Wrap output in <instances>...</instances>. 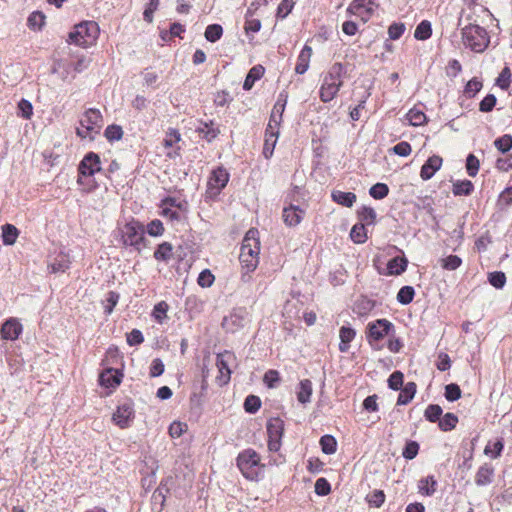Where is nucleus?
<instances>
[{
  "mask_svg": "<svg viewBox=\"0 0 512 512\" xmlns=\"http://www.w3.org/2000/svg\"><path fill=\"white\" fill-rule=\"evenodd\" d=\"M345 68L342 63H334L323 77L320 87V99L327 103L333 100L343 85Z\"/></svg>",
  "mask_w": 512,
  "mask_h": 512,
  "instance_id": "obj_1",
  "label": "nucleus"
},
{
  "mask_svg": "<svg viewBox=\"0 0 512 512\" xmlns=\"http://www.w3.org/2000/svg\"><path fill=\"white\" fill-rule=\"evenodd\" d=\"M257 231L249 230L242 242L239 260L248 272L254 271L259 263L260 243L256 238Z\"/></svg>",
  "mask_w": 512,
  "mask_h": 512,
  "instance_id": "obj_2",
  "label": "nucleus"
},
{
  "mask_svg": "<svg viewBox=\"0 0 512 512\" xmlns=\"http://www.w3.org/2000/svg\"><path fill=\"white\" fill-rule=\"evenodd\" d=\"M99 26L95 21H84L74 26L68 35V42L81 47L93 45L99 36Z\"/></svg>",
  "mask_w": 512,
  "mask_h": 512,
  "instance_id": "obj_3",
  "label": "nucleus"
},
{
  "mask_svg": "<svg viewBox=\"0 0 512 512\" xmlns=\"http://www.w3.org/2000/svg\"><path fill=\"white\" fill-rule=\"evenodd\" d=\"M461 34L464 45L476 53L485 51L490 43L487 31L477 24L465 26Z\"/></svg>",
  "mask_w": 512,
  "mask_h": 512,
  "instance_id": "obj_4",
  "label": "nucleus"
},
{
  "mask_svg": "<svg viewBox=\"0 0 512 512\" xmlns=\"http://www.w3.org/2000/svg\"><path fill=\"white\" fill-rule=\"evenodd\" d=\"M237 467L248 480H258L261 473L260 456L253 449H246L239 453Z\"/></svg>",
  "mask_w": 512,
  "mask_h": 512,
  "instance_id": "obj_5",
  "label": "nucleus"
},
{
  "mask_svg": "<svg viewBox=\"0 0 512 512\" xmlns=\"http://www.w3.org/2000/svg\"><path fill=\"white\" fill-rule=\"evenodd\" d=\"M103 125V118L99 110L90 108L80 119V126L77 127L76 133L81 138H89L93 140L95 135L99 134Z\"/></svg>",
  "mask_w": 512,
  "mask_h": 512,
  "instance_id": "obj_6",
  "label": "nucleus"
},
{
  "mask_svg": "<svg viewBox=\"0 0 512 512\" xmlns=\"http://www.w3.org/2000/svg\"><path fill=\"white\" fill-rule=\"evenodd\" d=\"M235 360L236 357L234 353L230 351H224L217 354L216 366L218 368L219 375L216 377V381L219 386H224L230 381L232 373L230 366L235 362Z\"/></svg>",
  "mask_w": 512,
  "mask_h": 512,
  "instance_id": "obj_7",
  "label": "nucleus"
},
{
  "mask_svg": "<svg viewBox=\"0 0 512 512\" xmlns=\"http://www.w3.org/2000/svg\"><path fill=\"white\" fill-rule=\"evenodd\" d=\"M122 242L125 246L135 247L140 250V244L144 240L143 226L138 222H129L121 230Z\"/></svg>",
  "mask_w": 512,
  "mask_h": 512,
  "instance_id": "obj_8",
  "label": "nucleus"
},
{
  "mask_svg": "<svg viewBox=\"0 0 512 512\" xmlns=\"http://www.w3.org/2000/svg\"><path fill=\"white\" fill-rule=\"evenodd\" d=\"M268 449L272 452L279 451L284 431V423L280 418L270 419L267 423Z\"/></svg>",
  "mask_w": 512,
  "mask_h": 512,
  "instance_id": "obj_9",
  "label": "nucleus"
},
{
  "mask_svg": "<svg viewBox=\"0 0 512 512\" xmlns=\"http://www.w3.org/2000/svg\"><path fill=\"white\" fill-rule=\"evenodd\" d=\"M135 417V411L132 403L125 402L119 405L113 413L112 421L121 429L131 426Z\"/></svg>",
  "mask_w": 512,
  "mask_h": 512,
  "instance_id": "obj_10",
  "label": "nucleus"
},
{
  "mask_svg": "<svg viewBox=\"0 0 512 512\" xmlns=\"http://www.w3.org/2000/svg\"><path fill=\"white\" fill-rule=\"evenodd\" d=\"M393 324L386 319H378L368 324L367 339L370 344L373 341H379L390 334Z\"/></svg>",
  "mask_w": 512,
  "mask_h": 512,
  "instance_id": "obj_11",
  "label": "nucleus"
},
{
  "mask_svg": "<svg viewBox=\"0 0 512 512\" xmlns=\"http://www.w3.org/2000/svg\"><path fill=\"white\" fill-rule=\"evenodd\" d=\"M374 2L372 0H353L347 12L352 15H358L363 21H367L374 12Z\"/></svg>",
  "mask_w": 512,
  "mask_h": 512,
  "instance_id": "obj_12",
  "label": "nucleus"
},
{
  "mask_svg": "<svg viewBox=\"0 0 512 512\" xmlns=\"http://www.w3.org/2000/svg\"><path fill=\"white\" fill-rule=\"evenodd\" d=\"M100 169V157L94 152L86 154L78 167L79 173L83 176H93Z\"/></svg>",
  "mask_w": 512,
  "mask_h": 512,
  "instance_id": "obj_13",
  "label": "nucleus"
},
{
  "mask_svg": "<svg viewBox=\"0 0 512 512\" xmlns=\"http://www.w3.org/2000/svg\"><path fill=\"white\" fill-rule=\"evenodd\" d=\"M228 180V172L224 168H217L213 170L208 180V190L216 195L227 185Z\"/></svg>",
  "mask_w": 512,
  "mask_h": 512,
  "instance_id": "obj_14",
  "label": "nucleus"
},
{
  "mask_svg": "<svg viewBox=\"0 0 512 512\" xmlns=\"http://www.w3.org/2000/svg\"><path fill=\"white\" fill-rule=\"evenodd\" d=\"M22 330V324L18 321V319L10 318L2 324L0 333L4 340L14 341L18 339L22 333Z\"/></svg>",
  "mask_w": 512,
  "mask_h": 512,
  "instance_id": "obj_15",
  "label": "nucleus"
},
{
  "mask_svg": "<svg viewBox=\"0 0 512 512\" xmlns=\"http://www.w3.org/2000/svg\"><path fill=\"white\" fill-rule=\"evenodd\" d=\"M443 159L438 155H433L427 159L420 171V177L423 180L431 179L434 174L441 168Z\"/></svg>",
  "mask_w": 512,
  "mask_h": 512,
  "instance_id": "obj_16",
  "label": "nucleus"
},
{
  "mask_svg": "<svg viewBox=\"0 0 512 512\" xmlns=\"http://www.w3.org/2000/svg\"><path fill=\"white\" fill-rule=\"evenodd\" d=\"M70 256L64 252L58 253L48 263V269L51 273H64L70 268Z\"/></svg>",
  "mask_w": 512,
  "mask_h": 512,
  "instance_id": "obj_17",
  "label": "nucleus"
},
{
  "mask_svg": "<svg viewBox=\"0 0 512 512\" xmlns=\"http://www.w3.org/2000/svg\"><path fill=\"white\" fill-rule=\"evenodd\" d=\"M304 211L299 206L290 205L283 209V221L289 227L297 226L303 219Z\"/></svg>",
  "mask_w": 512,
  "mask_h": 512,
  "instance_id": "obj_18",
  "label": "nucleus"
},
{
  "mask_svg": "<svg viewBox=\"0 0 512 512\" xmlns=\"http://www.w3.org/2000/svg\"><path fill=\"white\" fill-rule=\"evenodd\" d=\"M122 374L112 368L104 370L99 376V382L106 388H115L121 383Z\"/></svg>",
  "mask_w": 512,
  "mask_h": 512,
  "instance_id": "obj_19",
  "label": "nucleus"
},
{
  "mask_svg": "<svg viewBox=\"0 0 512 512\" xmlns=\"http://www.w3.org/2000/svg\"><path fill=\"white\" fill-rule=\"evenodd\" d=\"M288 95L286 92H281L279 97L273 107L270 122H274L276 124H280L282 120V115L286 107Z\"/></svg>",
  "mask_w": 512,
  "mask_h": 512,
  "instance_id": "obj_20",
  "label": "nucleus"
},
{
  "mask_svg": "<svg viewBox=\"0 0 512 512\" xmlns=\"http://www.w3.org/2000/svg\"><path fill=\"white\" fill-rule=\"evenodd\" d=\"M312 392V382L309 379L301 380L296 392L298 402L303 405L309 403L311 401Z\"/></svg>",
  "mask_w": 512,
  "mask_h": 512,
  "instance_id": "obj_21",
  "label": "nucleus"
},
{
  "mask_svg": "<svg viewBox=\"0 0 512 512\" xmlns=\"http://www.w3.org/2000/svg\"><path fill=\"white\" fill-rule=\"evenodd\" d=\"M311 56L312 48L308 45H305L297 59V64L295 67V72L297 74H304L308 70Z\"/></svg>",
  "mask_w": 512,
  "mask_h": 512,
  "instance_id": "obj_22",
  "label": "nucleus"
},
{
  "mask_svg": "<svg viewBox=\"0 0 512 512\" xmlns=\"http://www.w3.org/2000/svg\"><path fill=\"white\" fill-rule=\"evenodd\" d=\"M356 332L353 328L342 326L339 331L340 343L339 350L346 352L349 349L350 342L355 338Z\"/></svg>",
  "mask_w": 512,
  "mask_h": 512,
  "instance_id": "obj_23",
  "label": "nucleus"
},
{
  "mask_svg": "<svg viewBox=\"0 0 512 512\" xmlns=\"http://www.w3.org/2000/svg\"><path fill=\"white\" fill-rule=\"evenodd\" d=\"M331 197L333 201L345 207H352L356 202V195L352 192L336 190L332 192Z\"/></svg>",
  "mask_w": 512,
  "mask_h": 512,
  "instance_id": "obj_24",
  "label": "nucleus"
},
{
  "mask_svg": "<svg viewBox=\"0 0 512 512\" xmlns=\"http://www.w3.org/2000/svg\"><path fill=\"white\" fill-rule=\"evenodd\" d=\"M416 388L414 382L406 383L398 396L397 405H407L414 398Z\"/></svg>",
  "mask_w": 512,
  "mask_h": 512,
  "instance_id": "obj_25",
  "label": "nucleus"
},
{
  "mask_svg": "<svg viewBox=\"0 0 512 512\" xmlns=\"http://www.w3.org/2000/svg\"><path fill=\"white\" fill-rule=\"evenodd\" d=\"M407 264H408V261L406 258H402V257L392 258L387 264L388 274H390V275L402 274L406 270Z\"/></svg>",
  "mask_w": 512,
  "mask_h": 512,
  "instance_id": "obj_26",
  "label": "nucleus"
},
{
  "mask_svg": "<svg viewBox=\"0 0 512 512\" xmlns=\"http://www.w3.org/2000/svg\"><path fill=\"white\" fill-rule=\"evenodd\" d=\"M493 473L492 467L488 465L481 466L476 473L475 483L478 486L490 484L492 482Z\"/></svg>",
  "mask_w": 512,
  "mask_h": 512,
  "instance_id": "obj_27",
  "label": "nucleus"
},
{
  "mask_svg": "<svg viewBox=\"0 0 512 512\" xmlns=\"http://www.w3.org/2000/svg\"><path fill=\"white\" fill-rule=\"evenodd\" d=\"M263 73L264 68L261 65L252 67L245 78L243 89L250 90L253 87L255 81L263 76Z\"/></svg>",
  "mask_w": 512,
  "mask_h": 512,
  "instance_id": "obj_28",
  "label": "nucleus"
},
{
  "mask_svg": "<svg viewBox=\"0 0 512 512\" xmlns=\"http://www.w3.org/2000/svg\"><path fill=\"white\" fill-rule=\"evenodd\" d=\"M19 236V230L12 224L2 226V241L5 245H13Z\"/></svg>",
  "mask_w": 512,
  "mask_h": 512,
  "instance_id": "obj_29",
  "label": "nucleus"
},
{
  "mask_svg": "<svg viewBox=\"0 0 512 512\" xmlns=\"http://www.w3.org/2000/svg\"><path fill=\"white\" fill-rule=\"evenodd\" d=\"M173 256V246L169 242L161 243L154 252V258L158 261H169Z\"/></svg>",
  "mask_w": 512,
  "mask_h": 512,
  "instance_id": "obj_30",
  "label": "nucleus"
},
{
  "mask_svg": "<svg viewBox=\"0 0 512 512\" xmlns=\"http://www.w3.org/2000/svg\"><path fill=\"white\" fill-rule=\"evenodd\" d=\"M437 482L433 476H427L419 480L418 489L422 495L430 496L436 490Z\"/></svg>",
  "mask_w": 512,
  "mask_h": 512,
  "instance_id": "obj_31",
  "label": "nucleus"
},
{
  "mask_svg": "<svg viewBox=\"0 0 512 512\" xmlns=\"http://www.w3.org/2000/svg\"><path fill=\"white\" fill-rule=\"evenodd\" d=\"M406 118L409 121V123L413 126L423 125L427 121L425 113L416 107L409 110V112L406 115Z\"/></svg>",
  "mask_w": 512,
  "mask_h": 512,
  "instance_id": "obj_32",
  "label": "nucleus"
},
{
  "mask_svg": "<svg viewBox=\"0 0 512 512\" xmlns=\"http://www.w3.org/2000/svg\"><path fill=\"white\" fill-rule=\"evenodd\" d=\"M458 423V417L453 413H446L438 423L439 428L442 431H450L456 427Z\"/></svg>",
  "mask_w": 512,
  "mask_h": 512,
  "instance_id": "obj_33",
  "label": "nucleus"
},
{
  "mask_svg": "<svg viewBox=\"0 0 512 512\" xmlns=\"http://www.w3.org/2000/svg\"><path fill=\"white\" fill-rule=\"evenodd\" d=\"M432 34L431 23L427 20H423L418 24L415 29L414 37L418 40H426L430 38Z\"/></svg>",
  "mask_w": 512,
  "mask_h": 512,
  "instance_id": "obj_34",
  "label": "nucleus"
},
{
  "mask_svg": "<svg viewBox=\"0 0 512 512\" xmlns=\"http://www.w3.org/2000/svg\"><path fill=\"white\" fill-rule=\"evenodd\" d=\"M350 237L354 243H364L367 239L365 225L363 223L354 225L351 229Z\"/></svg>",
  "mask_w": 512,
  "mask_h": 512,
  "instance_id": "obj_35",
  "label": "nucleus"
},
{
  "mask_svg": "<svg viewBox=\"0 0 512 512\" xmlns=\"http://www.w3.org/2000/svg\"><path fill=\"white\" fill-rule=\"evenodd\" d=\"M320 445L323 453L327 455L334 454L337 449V442L331 435H324L320 439Z\"/></svg>",
  "mask_w": 512,
  "mask_h": 512,
  "instance_id": "obj_36",
  "label": "nucleus"
},
{
  "mask_svg": "<svg viewBox=\"0 0 512 512\" xmlns=\"http://www.w3.org/2000/svg\"><path fill=\"white\" fill-rule=\"evenodd\" d=\"M222 34H223V28L219 24L208 25L206 27V30L204 33L206 40L209 42H212V43L219 40L221 38Z\"/></svg>",
  "mask_w": 512,
  "mask_h": 512,
  "instance_id": "obj_37",
  "label": "nucleus"
},
{
  "mask_svg": "<svg viewBox=\"0 0 512 512\" xmlns=\"http://www.w3.org/2000/svg\"><path fill=\"white\" fill-rule=\"evenodd\" d=\"M46 16L41 11H35L28 17V26L34 30H40L45 24Z\"/></svg>",
  "mask_w": 512,
  "mask_h": 512,
  "instance_id": "obj_38",
  "label": "nucleus"
},
{
  "mask_svg": "<svg viewBox=\"0 0 512 512\" xmlns=\"http://www.w3.org/2000/svg\"><path fill=\"white\" fill-rule=\"evenodd\" d=\"M415 295L414 288L411 286H403L397 293V301L403 305H407L413 301Z\"/></svg>",
  "mask_w": 512,
  "mask_h": 512,
  "instance_id": "obj_39",
  "label": "nucleus"
},
{
  "mask_svg": "<svg viewBox=\"0 0 512 512\" xmlns=\"http://www.w3.org/2000/svg\"><path fill=\"white\" fill-rule=\"evenodd\" d=\"M473 184L469 180L457 181L453 184L454 195H470L473 191Z\"/></svg>",
  "mask_w": 512,
  "mask_h": 512,
  "instance_id": "obj_40",
  "label": "nucleus"
},
{
  "mask_svg": "<svg viewBox=\"0 0 512 512\" xmlns=\"http://www.w3.org/2000/svg\"><path fill=\"white\" fill-rule=\"evenodd\" d=\"M442 412V408L439 405L430 404L425 409L424 416L429 422H439V420L441 419Z\"/></svg>",
  "mask_w": 512,
  "mask_h": 512,
  "instance_id": "obj_41",
  "label": "nucleus"
},
{
  "mask_svg": "<svg viewBox=\"0 0 512 512\" xmlns=\"http://www.w3.org/2000/svg\"><path fill=\"white\" fill-rule=\"evenodd\" d=\"M200 135L205 138L207 141H212L219 134V129L213 127V123L210 125L208 123H204L202 127L197 129Z\"/></svg>",
  "mask_w": 512,
  "mask_h": 512,
  "instance_id": "obj_42",
  "label": "nucleus"
},
{
  "mask_svg": "<svg viewBox=\"0 0 512 512\" xmlns=\"http://www.w3.org/2000/svg\"><path fill=\"white\" fill-rule=\"evenodd\" d=\"M388 193L389 188L384 183H376L369 190V194L371 195V197H373L376 200H381L385 198L388 195Z\"/></svg>",
  "mask_w": 512,
  "mask_h": 512,
  "instance_id": "obj_43",
  "label": "nucleus"
},
{
  "mask_svg": "<svg viewBox=\"0 0 512 512\" xmlns=\"http://www.w3.org/2000/svg\"><path fill=\"white\" fill-rule=\"evenodd\" d=\"M496 84L503 90H507L511 84V70L504 67L496 79Z\"/></svg>",
  "mask_w": 512,
  "mask_h": 512,
  "instance_id": "obj_44",
  "label": "nucleus"
},
{
  "mask_svg": "<svg viewBox=\"0 0 512 512\" xmlns=\"http://www.w3.org/2000/svg\"><path fill=\"white\" fill-rule=\"evenodd\" d=\"M495 147L502 153L508 152L512 148V136L505 134L494 141Z\"/></svg>",
  "mask_w": 512,
  "mask_h": 512,
  "instance_id": "obj_45",
  "label": "nucleus"
},
{
  "mask_svg": "<svg viewBox=\"0 0 512 512\" xmlns=\"http://www.w3.org/2000/svg\"><path fill=\"white\" fill-rule=\"evenodd\" d=\"M442 268L446 270H456L462 264V259L457 255H449L441 260Z\"/></svg>",
  "mask_w": 512,
  "mask_h": 512,
  "instance_id": "obj_46",
  "label": "nucleus"
},
{
  "mask_svg": "<svg viewBox=\"0 0 512 512\" xmlns=\"http://www.w3.org/2000/svg\"><path fill=\"white\" fill-rule=\"evenodd\" d=\"M277 143V138L274 137V134L265 135L264 147H263V155L265 158H270L273 154L274 148Z\"/></svg>",
  "mask_w": 512,
  "mask_h": 512,
  "instance_id": "obj_47",
  "label": "nucleus"
},
{
  "mask_svg": "<svg viewBox=\"0 0 512 512\" xmlns=\"http://www.w3.org/2000/svg\"><path fill=\"white\" fill-rule=\"evenodd\" d=\"M261 406V400L258 396L249 395L246 397L244 402L245 411L248 413H255Z\"/></svg>",
  "mask_w": 512,
  "mask_h": 512,
  "instance_id": "obj_48",
  "label": "nucleus"
},
{
  "mask_svg": "<svg viewBox=\"0 0 512 512\" xmlns=\"http://www.w3.org/2000/svg\"><path fill=\"white\" fill-rule=\"evenodd\" d=\"M488 280L493 287L501 289L506 283V276L501 271H495L489 274Z\"/></svg>",
  "mask_w": 512,
  "mask_h": 512,
  "instance_id": "obj_49",
  "label": "nucleus"
},
{
  "mask_svg": "<svg viewBox=\"0 0 512 512\" xmlns=\"http://www.w3.org/2000/svg\"><path fill=\"white\" fill-rule=\"evenodd\" d=\"M359 218L365 224H374L376 219V212L371 207L363 206L359 211Z\"/></svg>",
  "mask_w": 512,
  "mask_h": 512,
  "instance_id": "obj_50",
  "label": "nucleus"
},
{
  "mask_svg": "<svg viewBox=\"0 0 512 512\" xmlns=\"http://www.w3.org/2000/svg\"><path fill=\"white\" fill-rule=\"evenodd\" d=\"M167 311L168 304L165 301H161L154 306L152 315L159 323H162L163 319L167 317Z\"/></svg>",
  "mask_w": 512,
  "mask_h": 512,
  "instance_id": "obj_51",
  "label": "nucleus"
},
{
  "mask_svg": "<svg viewBox=\"0 0 512 512\" xmlns=\"http://www.w3.org/2000/svg\"><path fill=\"white\" fill-rule=\"evenodd\" d=\"M181 140V135L178 130L174 128H169L166 137L163 141V144L166 148L173 147L176 143Z\"/></svg>",
  "mask_w": 512,
  "mask_h": 512,
  "instance_id": "obj_52",
  "label": "nucleus"
},
{
  "mask_svg": "<svg viewBox=\"0 0 512 512\" xmlns=\"http://www.w3.org/2000/svg\"><path fill=\"white\" fill-rule=\"evenodd\" d=\"M444 395L448 401H451V402L456 401L461 397V389L455 383L448 384L445 387Z\"/></svg>",
  "mask_w": 512,
  "mask_h": 512,
  "instance_id": "obj_53",
  "label": "nucleus"
},
{
  "mask_svg": "<svg viewBox=\"0 0 512 512\" xmlns=\"http://www.w3.org/2000/svg\"><path fill=\"white\" fill-rule=\"evenodd\" d=\"M403 373L400 371L393 372L388 378V386L392 390H400L403 386Z\"/></svg>",
  "mask_w": 512,
  "mask_h": 512,
  "instance_id": "obj_54",
  "label": "nucleus"
},
{
  "mask_svg": "<svg viewBox=\"0 0 512 512\" xmlns=\"http://www.w3.org/2000/svg\"><path fill=\"white\" fill-rule=\"evenodd\" d=\"M367 501L371 506L379 508L385 501V494L382 490H374L367 496Z\"/></svg>",
  "mask_w": 512,
  "mask_h": 512,
  "instance_id": "obj_55",
  "label": "nucleus"
},
{
  "mask_svg": "<svg viewBox=\"0 0 512 512\" xmlns=\"http://www.w3.org/2000/svg\"><path fill=\"white\" fill-rule=\"evenodd\" d=\"M467 173L471 177H475L479 171V160L473 154H469L466 159Z\"/></svg>",
  "mask_w": 512,
  "mask_h": 512,
  "instance_id": "obj_56",
  "label": "nucleus"
},
{
  "mask_svg": "<svg viewBox=\"0 0 512 512\" xmlns=\"http://www.w3.org/2000/svg\"><path fill=\"white\" fill-rule=\"evenodd\" d=\"M104 134L109 141H117L122 138L123 130L118 125H109Z\"/></svg>",
  "mask_w": 512,
  "mask_h": 512,
  "instance_id": "obj_57",
  "label": "nucleus"
},
{
  "mask_svg": "<svg viewBox=\"0 0 512 512\" xmlns=\"http://www.w3.org/2000/svg\"><path fill=\"white\" fill-rule=\"evenodd\" d=\"M419 451V444L415 441H409L406 443L403 450V457L408 460L414 459Z\"/></svg>",
  "mask_w": 512,
  "mask_h": 512,
  "instance_id": "obj_58",
  "label": "nucleus"
},
{
  "mask_svg": "<svg viewBox=\"0 0 512 512\" xmlns=\"http://www.w3.org/2000/svg\"><path fill=\"white\" fill-rule=\"evenodd\" d=\"M119 301V294L115 291H110L107 294L106 300H105V306L104 311L106 314H111L114 307L117 305Z\"/></svg>",
  "mask_w": 512,
  "mask_h": 512,
  "instance_id": "obj_59",
  "label": "nucleus"
},
{
  "mask_svg": "<svg viewBox=\"0 0 512 512\" xmlns=\"http://www.w3.org/2000/svg\"><path fill=\"white\" fill-rule=\"evenodd\" d=\"M160 0H149L147 6L143 12V18L148 23L153 22V14L158 9Z\"/></svg>",
  "mask_w": 512,
  "mask_h": 512,
  "instance_id": "obj_60",
  "label": "nucleus"
},
{
  "mask_svg": "<svg viewBox=\"0 0 512 512\" xmlns=\"http://www.w3.org/2000/svg\"><path fill=\"white\" fill-rule=\"evenodd\" d=\"M331 486L325 478H319L315 482V493L319 496H326L330 493Z\"/></svg>",
  "mask_w": 512,
  "mask_h": 512,
  "instance_id": "obj_61",
  "label": "nucleus"
},
{
  "mask_svg": "<svg viewBox=\"0 0 512 512\" xmlns=\"http://www.w3.org/2000/svg\"><path fill=\"white\" fill-rule=\"evenodd\" d=\"M147 232L150 236H161L164 233L163 223L155 219L147 225Z\"/></svg>",
  "mask_w": 512,
  "mask_h": 512,
  "instance_id": "obj_62",
  "label": "nucleus"
},
{
  "mask_svg": "<svg viewBox=\"0 0 512 512\" xmlns=\"http://www.w3.org/2000/svg\"><path fill=\"white\" fill-rule=\"evenodd\" d=\"M496 97L493 94H488L483 98L479 104V110L481 112H490L496 105Z\"/></svg>",
  "mask_w": 512,
  "mask_h": 512,
  "instance_id": "obj_63",
  "label": "nucleus"
},
{
  "mask_svg": "<svg viewBox=\"0 0 512 512\" xmlns=\"http://www.w3.org/2000/svg\"><path fill=\"white\" fill-rule=\"evenodd\" d=\"M482 88V82L477 78L471 79L465 87V94L468 97H474L477 92H479Z\"/></svg>",
  "mask_w": 512,
  "mask_h": 512,
  "instance_id": "obj_64",
  "label": "nucleus"
}]
</instances>
